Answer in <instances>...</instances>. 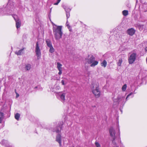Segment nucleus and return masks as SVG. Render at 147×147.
<instances>
[{
    "label": "nucleus",
    "mask_w": 147,
    "mask_h": 147,
    "mask_svg": "<svg viewBox=\"0 0 147 147\" xmlns=\"http://www.w3.org/2000/svg\"><path fill=\"white\" fill-rule=\"evenodd\" d=\"M53 25H55L56 27H53V31L54 34L55 36V38L57 40L60 39L63 34V32L62 31V26H57L55 25L53 23H52Z\"/></svg>",
    "instance_id": "f257e3e1"
},
{
    "label": "nucleus",
    "mask_w": 147,
    "mask_h": 147,
    "mask_svg": "<svg viewBox=\"0 0 147 147\" xmlns=\"http://www.w3.org/2000/svg\"><path fill=\"white\" fill-rule=\"evenodd\" d=\"M61 129V127H57L52 130L53 132L58 134L56 135L55 140L59 144L60 146H61V136L60 134Z\"/></svg>",
    "instance_id": "f03ea898"
},
{
    "label": "nucleus",
    "mask_w": 147,
    "mask_h": 147,
    "mask_svg": "<svg viewBox=\"0 0 147 147\" xmlns=\"http://www.w3.org/2000/svg\"><path fill=\"white\" fill-rule=\"evenodd\" d=\"M92 92L96 97H98L100 94L98 85L92 84L91 87Z\"/></svg>",
    "instance_id": "7ed1b4c3"
},
{
    "label": "nucleus",
    "mask_w": 147,
    "mask_h": 147,
    "mask_svg": "<svg viewBox=\"0 0 147 147\" xmlns=\"http://www.w3.org/2000/svg\"><path fill=\"white\" fill-rule=\"evenodd\" d=\"M95 59L93 55H91L89 58H86V60L88 63H91L90 66L92 67L95 66L98 63V61H94Z\"/></svg>",
    "instance_id": "20e7f679"
},
{
    "label": "nucleus",
    "mask_w": 147,
    "mask_h": 147,
    "mask_svg": "<svg viewBox=\"0 0 147 147\" xmlns=\"http://www.w3.org/2000/svg\"><path fill=\"white\" fill-rule=\"evenodd\" d=\"M7 14L11 15V13L14 11L15 9L13 2L12 1H8L7 4Z\"/></svg>",
    "instance_id": "39448f33"
},
{
    "label": "nucleus",
    "mask_w": 147,
    "mask_h": 147,
    "mask_svg": "<svg viewBox=\"0 0 147 147\" xmlns=\"http://www.w3.org/2000/svg\"><path fill=\"white\" fill-rule=\"evenodd\" d=\"M66 94V92L65 91L55 92V95L62 102L65 101Z\"/></svg>",
    "instance_id": "423d86ee"
},
{
    "label": "nucleus",
    "mask_w": 147,
    "mask_h": 147,
    "mask_svg": "<svg viewBox=\"0 0 147 147\" xmlns=\"http://www.w3.org/2000/svg\"><path fill=\"white\" fill-rule=\"evenodd\" d=\"M109 131L110 135L113 139L112 140V144L113 145H115L117 144L115 142V130L113 127H111L110 128Z\"/></svg>",
    "instance_id": "0eeeda50"
},
{
    "label": "nucleus",
    "mask_w": 147,
    "mask_h": 147,
    "mask_svg": "<svg viewBox=\"0 0 147 147\" xmlns=\"http://www.w3.org/2000/svg\"><path fill=\"white\" fill-rule=\"evenodd\" d=\"M12 16L16 21V27L18 29L21 26V21L16 15H12Z\"/></svg>",
    "instance_id": "6e6552de"
},
{
    "label": "nucleus",
    "mask_w": 147,
    "mask_h": 147,
    "mask_svg": "<svg viewBox=\"0 0 147 147\" xmlns=\"http://www.w3.org/2000/svg\"><path fill=\"white\" fill-rule=\"evenodd\" d=\"M136 54L135 53H132L129 55L128 59V61L129 64H132L135 61L136 57Z\"/></svg>",
    "instance_id": "1a4fd4ad"
},
{
    "label": "nucleus",
    "mask_w": 147,
    "mask_h": 147,
    "mask_svg": "<svg viewBox=\"0 0 147 147\" xmlns=\"http://www.w3.org/2000/svg\"><path fill=\"white\" fill-rule=\"evenodd\" d=\"M35 52L36 53V55L37 57V59H39L41 56V53L40 49L38 46V42H37L36 44Z\"/></svg>",
    "instance_id": "9d476101"
},
{
    "label": "nucleus",
    "mask_w": 147,
    "mask_h": 147,
    "mask_svg": "<svg viewBox=\"0 0 147 147\" xmlns=\"http://www.w3.org/2000/svg\"><path fill=\"white\" fill-rule=\"evenodd\" d=\"M135 31L133 28L128 29L127 30V34L130 36H133L135 33Z\"/></svg>",
    "instance_id": "9b49d317"
},
{
    "label": "nucleus",
    "mask_w": 147,
    "mask_h": 147,
    "mask_svg": "<svg viewBox=\"0 0 147 147\" xmlns=\"http://www.w3.org/2000/svg\"><path fill=\"white\" fill-rule=\"evenodd\" d=\"M125 99V97H119L118 96L117 98V100L118 103H122L123 102Z\"/></svg>",
    "instance_id": "f8f14e48"
},
{
    "label": "nucleus",
    "mask_w": 147,
    "mask_h": 147,
    "mask_svg": "<svg viewBox=\"0 0 147 147\" xmlns=\"http://www.w3.org/2000/svg\"><path fill=\"white\" fill-rule=\"evenodd\" d=\"M24 48L18 51H16L15 53L17 55H20L24 53Z\"/></svg>",
    "instance_id": "ddd939ff"
},
{
    "label": "nucleus",
    "mask_w": 147,
    "mask_h": 147,
    "mask_svg": "<svg viewBox=\"0 0 147 147\" xmlns=\"http://www.w3.org/2000/svg\"><path fill=\"white\" fill-rule=\"evenodd\" d=\"M5 10L6 9L4 8H0V16H3L5 15H9L7 14V12L6 13L5 11Z\"/></svg>",
    "instance_id": "4468645a"
},
{
    "label": "nucleus",
    "mask_w": 147,
    "mask_h": 147,
    "mask_svg": "<svg viewBox=\"0 0 147 147\" xmlns=\"http://www.w3.org/2000/svg\"><path fill=\"white\" fill-rule=\"evenodd\" d=\"M1 144L6 146L7 147H11V146L9 145L7 141L5 140H3L1 141Z\"/></svg>",
    "instance_id": "2eb2a0df"
},
{
    "label": "nucleus",
    "mask_w": 147,
    "mask_h": 147,
    "mask_svg": "<svg viewBox=\"0 0 147 147\" xmlns=\"http://www.w3.org/2000/svg\"><path fill=\"white\" fill-rule=\"evenodd\" d=\"M31 67V65L30 64H27L25 65L24 69L26 71H29L30 70Z\"/></svg>",
    "instance_id": "dca6fc26"
},
{
    "label": "nucleus",
    "mask_w": 147,
    "mask_h": 147,
    "mask_svg": "<svg viewBox=\"0 0 147 147\" xmlns=\"http://www.w3.org/2000/svg\"><path fill=\"white\" fill-rule=\"evenodd\" d=\"M46 42L47 43V45L48 47H49L52 46L51 42L49 40V39L46 40Z\"/></svg>",
    "instance_id": "f3484780"
},
{
    "label": "nucleus",
    "mask_w": 147,
    "mask_h": 147,
    "mask_svg": "<svg viewBox=\"0 0 147 147\" xmlns=\"http://www.w3.org/2000/svg\"><path fill=\"white\" fill-rule=\"evenodd\" d=\"M62 7L65 9L66 13L69 12V11L71 10V9H69L67 7H66L64 5H62Z\"/></svg>",
    "instance_id": "a211bd4d"
},
{
    "label": "nucleus",
    "mask_w": 147,
    "mask_h": 147,
    "mask_svg": "<svg viewBox=\"0 0 147 147\" xmlns=\"http://www.w3.org/2000/svg\"><path fill=\"white\" fill-rule=\"evenodd\" d=\"M107 61L105 60H104L101 63V66L103 67H105L107 66Z\"/></svg>",
    "instance_id": "6ab92c4d"
},
{
    "label": "nucleus",
    "mask_w": 147,
    "mask_h": 147,
    "mask_svg": "<svg viewBox=\"0 0 147 147\" xmlns=\"http://www.w3.org/2000/svg\"><path fill=\"white\" fill-rule=\"evenodd\" d=\"M62 65L59 62L57 63V68L58 70H62Z\"/></svg>",
    "instance_id": "aec40b11"
},
{
    "label": "nucleus",
    "mask_w": 147,
    "mask_h": 147,
    "mask_svg": "<svg viewBox=\"0 0 147 147\" xmlns=\"http://www.w3.org/2000/svg\"><path fill=\"white\" fill-rule=\"evenodd\" d=\"M122 13L124 16H126L128 14V11L127 10H124L122 11Z\"/></svg>",
    "instance_id": "412c9836"
},
{
    "label": "nucleus",
    "mask_w": 147,
    "mask_h": 147,
    "mask_svg": "<svg viewBox=\"0 0 147 147\" xmlns=\"http://www.w3.org/2000/svg\"><path fill=\"white\" fill-rule=\"evenodd\" d=\"M20 117V115L18 113H16L15 115V118L17 120H18Z\"/></svg>",
    "instance_id": "4be33fe9"
},
{
    "label": "nucleus",
    "mask_w": 147,
    "mask_h": 147,
    "mask_svg": "<svg viewBox=\"0 0 147 147\" xmlns=\"http://www.w3.org/2000/svg\"><path fill=\"white\" fill-rule=\"evenodd\" d=\"M122 62V60L121 58L120 59L118 62L117 63V65L118 66H121V63Z\"/></svg>",
    "instance_id": "5701e85b"
},
{
    "label": "nucleus",
    "mask_w": 147,
    "mask_h": 147,
    "mask_svg": "<svg viewBox=\"0 0 147 147\" xmlns=\"http://www.w3.org/2000/svg\"><path fill=\"white\" fill-rule=\"evenodd\" d=\"M136 89L135 90H136ZM136 93L135 92V90L133 92H131L130 94H129L126 97V100H127V98L129 97V96H130L132 94H136Z\"/></svg>",
    "instance_id": "b1692460"
},
{
    "label": "nucleus",
    "mask_w": 147,
    "mask_h": 147,
    "mask_svg": "<svg viewBox=\"0 0 147 147\" xmlns=\"http://www.w3.org/2000/svg\"><path fill=\"white\" fill-rule=\"evenodd\" d=\"M3 113L1 112H0V123H1L3 117Z\"/></svg>",
    "instance_id": "393cba45"
},
{
    "label": "nucleus",
    "mask_w": 147,
    "mask_h": 147,
    "mask_svg": "<svg viewBox=\"0 0 147 147\" xmlns=\"http://www.w3.org/2000/svg\"><path fill=\"white\" fill-rule=\"evenodd\" d=\"M127 87V85L125 84L122 87V90L123 91H125L126 90Z\"/></svg>",
    "instance_id": "a878e982"
},
{
    "label": "nucleus",
    "mask_w": 147,
    "mask_h": 147,
    "mask_svg": "<svg viewBox=\"0 0 147 147\" xmlns=\"http://www.w3.org/2000/svg\"><path fill=\"white\" fill-rule=\"evenodd\" d=\"M50 48V50H49V51L51 53H53L54 51V49L53 48V46H52L51 47H49Z\"/></svg>",
    "instance_id": "bb28decb"
},
{
    "label": "nucleus",
    "mask_w": 147,
    "mask_h": 147,
    "mask_svg": "<svg viewBox=\"0 0 147 147\" xmlns=\"http://www.w3.org/2000/svg\"><path fill=\"white\" fill-rule=\"evenodd\" d=\"M95 144L96 147H100V145L99 143L96 142H95Z\"/></svg>",
    "instance_id": "cd10ccee"
},
{
    "label": "nucleus",
    "mask_w": 147,
    "mask_h": 147,
    "mask_svg": "<svg viewBox=\"0 0 147 147\" xmlns=\"http://www.w3.org/2000/svg\"><path fill=\"white\" fill-rule=\"evenodd\" d=\"M61 83L62 85H65L67 83L66 82H65V81L63 80H61Z\"/></svg>",
    "instance_id": "c85d7f7f"
},
{
    "label": "nucleus",
    "mask_w": 147,
    "mask_h": 147,
    "mask_svg": "<svg viewBox=\"0 0 147 147\" xmlns=\"http://www.w3.org/2000/svg\"><path fill=\"white\" fill-rule=\"evenodd\" d=\"M58 76L57 75H56L54 76V79L55 80H58L59 79V78L57 77Z\"/></svg>",
    "instance_id": "c756f323"
},
{
    "label": "nucleus",
    "mask_w": 147,
    "mask_h": 147,
    "mask_svg": "<svg viewBox=\"0 0 147 147\" xmlns=\"http://www.w3.org/2000/svg\"><path fill=\"white\" fill-rule=\"evenodd\" d=\"M66 17L67 18V19L69 18V16H70L69 12L66 13Z\"/></svg>",
    "instance_id": "7c9ffc66"
},
{
    "label": "nucleus",
    "mask_w": 147,
    "mask_h": 147,
    "mask_svg": "<svg viewBox=\"0 0 147 147\" xmlns=\"http://www.w3.org/2000/svg\"><path fill=\"white\" fill-rule=\"evenodd\" d=\"M61 0H57V2L56 3H54V5H57L60 2Z\"/></svg>",
    "instance_id": "2f4dec72"
},
{
    "label": "nucleus",
    "mask_w": 147,
    "mask_h": 147,
    "mask_svg": "<svg viewBox=\"0 0 147 147\" xmlns=\"http://www.w3.org/2000/svg\"><path fill=\"white\" fill-rule=\"evenodd\" d=\"M59 72L58 73V74L59 75H61L62 74V70H59Z\"/></svg>",
    "instance_id": "473e14b6"
},
{
    "label": "nucleus",
    "mask_w": 147,
    "mask_h": 147,
    "mask_svg": "<svg viewBox=\"0 0 147 147\" xmlns=\"http://www.w3.org/2000/svg\"><path fill=\"white\" fill-rule=\"evenodd\" d=\"M67 27H68V28L69 30L70 31H71V27L70 26H68Z\"/></svg>",
    "instance_id": "72a5a7b5"
},
{
    "label": "nucleus",
    "mask_w": 147,
    "mask_h": 147,
    "mask_svg": "<svg viewBox=\"0 0 147 147\" xmlns=\"http://www.w3.org/2000/svg\"><path fill=\"white\" fill-rule=\"evenodd\" d=\"M55 88L56 89L59 90L60 88V87L59 86H57Z\"/></svg>",
    "instance_id": "f704fd0d"
},
{
    "label": "nucleus",
    "mask_w": 147,
    "mask_h": 147,
    "mask_svg": "<svg viewBox=\"0 0 147 147\" xmlns=\"http://www.w3.org/2000/svg\"><path fill=\"white\" fill-rule=\"evenodd\" d=\"M66 25L67 26H69V23H68V22L67 20V22H66Z\"/></svg>",
    "instance_id": "c9c22d12"
},
{
    "label": "nucleus",
    "mask_w": 147,
    "mask_h": 147,
    "mask_svg": "<svg viewBox=\"0 0 147 147\" xmlns=\"http://www.w3.org/2000/svg\"><path fill=\"white\" fill-rule=\"evenodd\" d=\"M19 96V94H18L17 93H16V97L17 98V97H18Z\"/></svg>",
    "instance_id": "e433bc0d"
},
{
    "label": "nucleus",
    "mask_w": 147,
    "mask_h": 147,
    "mask_svg": "<svg viewBox=\"0 0 147 147\" xmlns=\"http://www.w3.org/2000/svg\"><path fill=\"white\" fill-rule=\"evenodd\" d=\"M113 146L114 147H118L117 145V144H116L115 145H113Z\"/></svg>",
    "instance_id": "4c0bfd02"
},
{
    "label": "nucleus",
    "mask_w": 147,
    "mask_h": 147,
    "mask_svg": "<svg viewBox=\"0 0 147 147\" xmlns=\"http://www.w3.org/2000/svg\"><path fill=\"white\" fill-rule=\"evenodd\" d=\"M145 51H147V47H145Z\"/></svg>",
    "instance_id": "58836bf2"
},
{
    "label": "nucleus",
    "mask_w": 147,
    "mask_h": 147,
    "mask_svg": "<svg viewBox=\"0 0 147 147\" xmlns=\"http://www.w3.org/2000/svg\"><path fill=\"white\" fill-rule=\"evenodd\" d=\"M118 130H119V128H118Z\"/></svg>",
    "instance_id": "ea45409f"
},
{
    "label": "nucleus",
    "mask_w": 147,
    "mask_h": 147,
    "mask_svg": "<svg viewBox=\"0 0 147 147\" xmlns=\"http://www.w3.org/2000/svg\"><path fill=\"white\" fill-rule=\"evenodd\" d=\"M89 56H90V55H88V57H89Z\"/></svg>",
    "instance_id": "a19ab883"
},
{
    "label": "nucleus",
    "mask_w": 147,
    "mask_h": 147,
    "mask_svg": "<svg viewBox=\"0 0 147 147\" xmlns=\"http://www.w3.org/2000/svg\"><path fill=\"white\" fill-rule=\"evenodd\" d=\"M133 96H132V97H133Z\"/></svg>",
    "instance_id": "79ce46f5"
}]
</instances>
